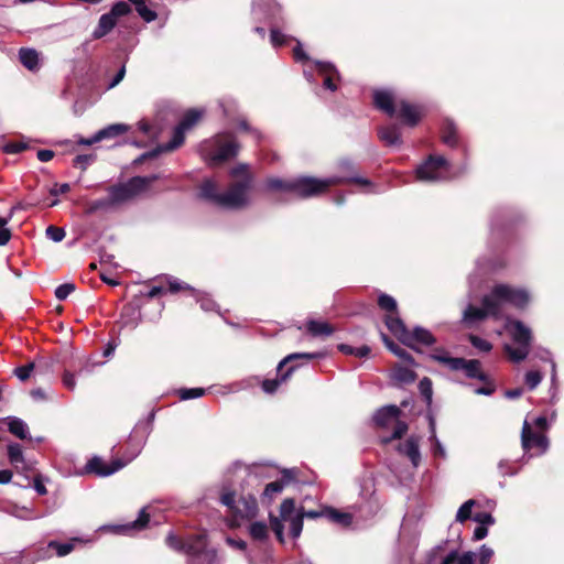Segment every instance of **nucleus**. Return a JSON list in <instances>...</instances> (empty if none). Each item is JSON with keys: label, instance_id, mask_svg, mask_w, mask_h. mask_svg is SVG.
<instances>
[{"label": "nucleus", "instance_id": "obj_1", "mask_svg": "<svg viewBox=\"0 0 564 564\" xmlns=\"http://www.w3.org/2000/svg\"><path fill=\"white\" fill-rule=\"evenodd\" d=\"M529 301L530 295L525 290L498 284L488 295L484 296L482 307L467 305L463 313V322L471 326L488 316L500 318L503 316L505 305L510 304L517 308H524Z\"/></svg>", "mask_w": 564, "mask_h": 564}, {"label": "nucleus", "instance_id": "obj_2", "mask_svg": "<svg viewBox=\"0 0 564 564\" xmlns=\"http://www.w3.org/2000/svg\"><path fill=\"white\" fill-rule=\"evenodd\" d=\"M230 175L235 181L225 193L218 198V207L224 209H241L246 207L249 199V191L252 186V175L246 164H239L231 169Z\"/></svg>", "mask_w": 564, "mask_h": 564}, {"label": "nucleus", "instance_id": "obj_3", "mask_svg": "<svg viewBox=\"0 0 564 564\" xmlns=\"http://www.w3.org/2000/svg\"><path fill=\"white\" fill-rule=\"evenodd\" d=\"M230 175L235 181L225 193L218 198V207L224 209H241L246 207L249 199V191L252 186V175L246 164H239L231 169Z\"/></svg>", "mask_w": 564, "mask_h": 564}, {"label": "nucleus", "instance_id": "obj_4", "mask_svg": "<svg viewBox=\"0 0 564 564\" xmlns=\"http://www.w3.org/2000/svg\"><path fill=\"white\" fill-rule=\"evenodd\" d=\"M355 183L365 187H368L367 193H371L370 189L372 184L369 180L365 177H336L329 176L325 178H317L312 176H301L292 180V194L296 195L301 198H308L313 196H317L324 193L330 186L341 184V183Z\"/></svg>", "mask_w": 564, "mask_h": 564}, {"label": "nucleus", "instance_id": "obj_5", "mask_svg": "<svg viewBox=\"0 0 564 564\" xmlns=\"http://www.w3.org/2000/svg\"><path fill=\"white\" fill-rule=\"evenodd\" d=\"M166 544L177 552H184L187 555V564H215L217 561L216 551L207 547L205 532L191 536L186 542L170 532Z\"/></svg>", "mask_w": 564, "mask_h": 564}, {"label": "nucleus", "instance_id": "obj_6", "mask_svg": "<svg viewBox=\"0 0 564 564\" xmlns=\"http://www.w3.org/2000/svg\"><path fill=\"white\" fill-rule=\"evenodd\" d=\"M239 144L229 134H219L200 144V153L209 164H216L237 155Z\"/></svg>", "mask_w": 564, "mask_h": 564}, {"label": "nucleus", "instance_id": "obj_7", "mask_svg": "<svg viewBox=\"0 0 564 564\" xmlns=\"http://www.w3.org/2000/svg\"><path fill=\"white\" fill-rule=\"evenodd\" d=\"M430 357L452 371H463L469 379L487 380V375L481 370V362L477 359L451 357L444 348H435Z\"/></svg>", "mask_w": 564, "mask_h": 564}, {"label": "nucleus", "instance_id": "obj_8", "mask_svg": "<svg viewBox=\"0 0 564 564\" xmlns=\"http://www.w3.org/2000/svg\"><path fill=\"white\" fill-rule=\"evenodd\" d=\"M159 178V174L131 177L124 183L110 186L108 188V196L113 206L122 204L144 192L150 184Z\"/></svg>", "mask_w": 564, "mask_h": 564}, {"label": "nucleus", "instance_id": "obj_9", "mask_svg": "<svg viewBox=\"0 0 564 564\" xmlns=\"http://www.w3.org/2000/svg\"><path fill=\"white\" fill-rule=\"evenodd\" d=\"M507 329L509 330L511 338L517 347H513L512 345H506L505 351L513 362H520L524 360L529 355L531 330L522 322L510 319L507 322Z\"/></svg>", "mask_w": 564, "mask_h": 564}, {"label": "nucleus", "instance_id": "obj_10", "mask_svg": "<svg viewBox=\"0 0 564 564\" xmlns=\"http://www.w3.org/2000/svg\"><path fill=\"white\" fill-rule=\"evenodd\" d=\"M220 502L240 520H251L258 514V502L253 492H243L236 499L235 492L225 491L220 496Z\"/></svg>", "mask_w": 564, "mask_h": 564}, {"label": "nucleus", "instance_id": "obj_11", "mask_svg": "<svg viewBox=\"0 0 564 564\" xmlns=\"http://www.w3.org/2000/svg\"><path fill=\"white\" fill-rule=\"evenodd\" d=\"M401 409L394 404L384 405L378 409L373 414V422L380 427H386L390 423L395 422L393 433L389 437L382 438V443L387 444L392 440L401 438L408 431V424L400 421Z\"/></svg>", "mask_w": 564, "mask_h": 564}, {"label": "nucleus", "instance_id": "obj_12", "mask_svg": "<svg viewBox=\"0 0 564 564\" xmlns=\"http://www.w3.org/2000/svg\"><path fill=\"white\" fill-rule=\"evenodd\" d=\"M321 357H323L322 352H294V354L286 356L279 362V365L276 367L278 377L275 379H267V380L262 381V390L269 394L274 393L278 390L279 386L281 383L285 382L291 377L293 371L295 370L296 366H290L285 370V372H282L283 368L286 365H289L290 362H292L296 359L311 360V359H316V358H321Z\"/></svg>", "mask_w": 564, "mask_h": 564}, {"label": "nucleus", "instance_id": "obj_13", "mask_svg": "<svg viewBox=\"0 0 564 564\" xmlns=\"http://www.w3.org/2000/svg\"><path fill=\"white\" fill-rule=\"evenodd\" d=\"M449 169L448 161L442 155H430L429 159L423 162L416 169V177L420 181H442L447 178Z\"/></svg>", "mask_w": 564, "mask_h": 564}, {"label": "nucleus", "instance_id": "obj_14", "mask_svg": "<svg viewBox=\"0 0 564 564\" xmlns=\"http://www.w3.org/2000/svg\"><path fill=\"white\" fill-rule=\"evenodd\" d=\"M521 444L529 457L543 455L549 448L547 437L542 433L533 432L527 420L522 426Z\"/></svg>", "mask_w": 564, "mask_h": 564}, {"label": "nucleus", "instance_id": "obj_15", "mask_svg": "<svg viewBox=\"0 0 564 564\" xmlns=\"http://www.w3.org/2000/svg\"><path fill=\"white\" fill-rule=\"evenodd\" d=\"M185 132L186 131L177 124L173 130L172 139L170 142L159 145L158 149L153 151L141 154L138 159L134 160V164H140L147 159L155 158L161 152H169L180 148L184 143Z\"/></svg>", "mask_w": 564, "mask_h": 564}, {"label": "nucleus", "instance_id": "obj_16", "mask_svg": "<svg viewBox=\"0 0 564 564\" xmlns=\"http://www.w3.org/2000/svg\"><path fill=\"white\" fill-rule=\"evenodd\" d=\"M124 464L121 460H113L111 464H107L100 457H93L86 465V470L93 473L99 477H108L119 471Z\"/></svg>", "mask_w": 564, "mask_h": 564}, {"label": "nucleus", "instance_id": "obj_17", "mask_svg": "<svg viewBox=\"0 0 564 564\" xmlns=\"http://www.w3.org/2000/svg\"><path fill=\"white\" fill-rule=\"evenodd\" d=\"M398 452L408 457L414 468H417L420 466L422 455L420 451L419 436H409L403 443L399 444Z\"/></svg>", "mask_w": 564, "mask_h": 564}, {"label": "nucleus", "instance_id": "obj_18", "mask_svg": "<svg viewBox=\"0 0 564 564\" xmlns=\"http://www.w3.org/2000/svg\"><path fill=\"white\" fill-rule=\"evenodd\" d=\"M293 479L292 470H285L282 479L268 484L262 492L261 500L270 505L273 499L283 491L284 487Z\"/></svg>", "mask_w": 564, "mask_h": 564}, {"label": "nucleus", "instance_id": "obj_19", "mask_svg": "<svg viewBox=\"0 0 564 564\" xmlns=\"http://www.w3.org/2000/svg\"><path fill=\"white\" fill-rule=\"evenodd\" d=\"M416 343L424 346H432L436 343V338L429 329L416 326L412 332H409L408 335H405L404 345L415 349L414 345Z\"/></svg>", "mask_w": 564, "mask_h": 564}, {"label": "nucleus", "instance_id": "obj_20", "mask_svg": "<svg viewBox=\"0 0 564 564\" xmlns=\"http://www.w3.org/2000/svg\"><path fill=\"white\" fill-rule=\"evenodd\" d=\"M315 66L318 73L324 77V87L330 91H335L337 89L335 79L339 78V74L336 67L330 63L319 61L315 62Z\"/></svg>", "mask_w": 564, "mask_h": 564}, {"label": "nucleus", "instance_id": "obj_21", "mask_svg": "<svg viewBox=\"0 0 564 564\" xmlns=\"http://www.w3.org/2000/svg\"><path fill=\"white\" fill-rule=\"evenodd\" d=\"M149 522V514L147 513V509L143 508L139 512V517L129 523L112 525L110 527L111 531L117 534H129L132 530H142L147 527Z\"/></svg>", "mask_w": 564, "mask_h": 564}, {"label": "nucleus", "instance_id": "obj_22", "mask_svg": "<svg viewBox=\"0 0 564 564\" xmlns=\"http://www.w3.org/2000/svg\"><path fill=\"white\" fill-rule=\"evenodd\" d=\"M399 116L405 124L414 127L421 119L422 110L419 106L411 105L406 101H401L399 107Z\"/></svg>", "mask_w": 564, "mask_h": 564}, {"label": "nucleus", "instance_id": "obj_23", "mask_svg": "<svg viewBox=\"0 0 564 564\" xmlns=\"http://www.w3.org/2000/svg\"><path fill=\"white\" fill-rule=\"evenodd\" d=\"M19 61L30 72H37L41 68L40 54L35 48H20Z\"/></svg>", "mask_w": 564, "mask_h": 564}, {"label": "nucleus", "instance_id": "obj_24", "mask_svg": "<svg viewBox=\"0 0 564 564\" xmlns=\"http://www.w3.org/2000/svg\"><path fill=\"white\" fill-rule=\"evenodd\" d=\"M373 101L378 109L384 111L388 116L392 117L395 113L393 105V96L389 90H376L373 94Z\"/></svg>", "mask_w": 564, "mask_h": 564}, {"label": "nucleus", "instance_id": "obj_25", "mask_svg": "<svg viewBox=\"0 0 564 564\" xmlns=\"http://www.w3.org/2000/svg\"><path fill=\"white\" fill-rule=\"evenodd\" d=\"M444 550L443 545H436L426 555L427 564H454L458 560V552L456 550L451 551L445 556H440V553Z\"/></svg>", "mask_w": 564, "mask_h": 564}, {"label": "nucleus", "instance_id": "obj_26", "mask_svg": "<svg viewBox=\"0 0 564 564\" xmlns=\"http://www.w3.org/2000/svg\"><path fill=\"white\" fill-rule=\"evenodd\" d=\"M141 321V313L138 306L128 304L121 311L122 327L134 329Z\"/></svg>", "mask_w": 564, "mask_h": 564}, {"label": "nucleus", "instance_id": "obj_27", "mask_svg": "<svg viewBox=\"0 0 564 564\" xmlns=\"http://www.w3.org/2000/svg\"><path fill=\"white\" fill-rule=\"evenodd\" d=\"M6 421L8 424V430L11 434L20 440L30 438L29 426L22 419L17 416H8Z\"/></svg>", "mask_w": 564, "mask_h": 564}, {"label": "nucleus", "instance_id": "obj_28", "mask_svg": "<svg viewBox=\"0 0 564 564\" xmlns=\"http://www.w3.org/2000/svg\"><path fill=\"white\" fill-rule=\"evenodd\" d=\"M378 135L382 142L387 145H400L401 144V132L398 126L390 124L379 130Z\"/></svg>", "mask_w": 564, "mask_h": 564}, {"label": "nucleus", "instance_id": "obj_29", "mask_svg": "<svg viewBox=\"0 0 564 564\" xmlns=\"http://www.w3.org/2000/svg\"><path fill=\"white\" fill-rule=\"evenodd\" d=\"M386 325L388 329L397 336L402 344L405 341V335H408L409 330L406 329L403 321L399 316L388 315L386 317Z\"/></svg>", "mask_w": 564, "mask_h": 564}, {"label": "nucleus", "instance_id": "obj_30", "mask_svg": "<svg viewBox=\"0 0 564 564\" xmlns=\"http://www.w3.org/2000/svg\"><path fill=\"white\" fill-rule=\"evenodd\" d=\"M306 328L313 337H328L334 333L330 324L315 319L307 321Z\"/></svg>", "mask_w": 564, "mask_h": 564}, {"label": "nucleus", "instance_id": "obj_31", "mask_svg": "<svg viewBox=\"0 0 564 564\" xmlns=\"http://www.w3.org/2000/svg\"><path fill=\"white\" fill-rule=\"evenodd\" d=\"M128 130H129V126H127L124 123L109 124L96 132V139L99 141H102L106 139H112V138H116L118 135L126 133Z\"/></svg>", "mask_w": 564, "mask_h": 564}, {"label": "nucleus", "instance_id": "obj_32", "mask_svg": "<svg viewBox=\"0 0 564 564\" xmlns=\"http://www.w3.org/2000/svg\"><path fill=\"white\" fill-rule=\"evenodd\" d=\"M117 24V21L109 13H105L99 18L98 25L93 32L94 39H101L108 34Z\"/></svg>", "mask_w": 564, "mask_h": 564}, {"label": "nucleus", "instance_id": "obj_33", "mask_svg": "<svg viewBox=\"0 0 564 564\" xmlns=\"http://www.w3.org/2000/svg\"><path fill=\"white\" fill-rule=\"evenodd\" d=\"M325 518L341 527H349L352 522V517L350 513L339 511L332 507H325Z\"/></svg>", "mask_w": 564, "mask_h": 564}, {"label": "nucleus", "instance_id": "obj_34", "mask_svg": "<svg viewBox=\"0 0 564 564\" xmlns=\"http://www.w3.org/2000/svg\"><path fill=\"white\" fill-rule=\"evenodd\" d=\"M200 196L213 203L214 205L218 206V198L220 197L221 193L217 192V185L212 180H205L199 187Z\"/></svg>", "mask_w": 564, "mask_h": 564}, {"label": "nucleus", "instance_id": "obj_35", "mask_svg": "<svg viewBox=\"0 0 564 564\" xmlns=\"http://www.w3.org/2000/svg\"><path fill=\"white\" fill-rule=\"evenodd\" d=\"M249 535L258 542H265L269 538V527L263 521H253L248 528Z\"/></svg>", "mask_w": 564, "mask_h": 564}, {"label": "nucleus", "instance_id": "obj_36", "mask_svg": "<svg viewBox=\"0 0 564 564\" xmlns=\"http://www.w3.org/2000/svg\"><path fill=\"white\" fill-rule=\"evenodd\" d=\"M442 140L448 147H456L458 143L457 128L451 120H446L442 128Z\"/></svg>", "mask_w": 564, "mask_h": 564}, {"label": "nucleus", "instance_id": "obj_37", "mask_svg": "<svg viewBox=\"0 0 564 564\" xmlns=\"http://www.w3.org/2000/svg\"><path fill=\"white\" fill-rule=\"evenodd\" d=\"M382 339H383L387 348L391 352H393L395 356H398L400 359L404 360L405 362H408L410 365H414L413 357L405 349H403L398 344H395L394 341L389 339L388 336L384 334H382Z\"/></svg>", "mask_w": 564, "mask_h": 564}, {"label": "nucleus", "instance_id": "obj_38", "mask_svg": "<svg viewBox=\"0 0 564 564\" xmlns=\"http://www.w3.org/2000/svg\"><path fill=\"white\" fill-rule=\"evenodd\" d=\"M132 2L135 7V10L138 14L148 23L153 22L158 14L154 10L148 8L147 1L148 0H129Z\"/></svg>", "mask_w": 564, "mask_h": 564}, {"label": "nucleus", "instance_id": "obj_39", "mask_svg": "<svg viewBox=\"0 0 564 564\" xmlns=\"http://www.w3.org/2000/svg\"><path fill=\"white\" fill-rule=\"evenodd\" d=\"M132 2L135 7V10L138 14L148 23L153 22L158 14L154 10L148 8L147 1L148 0H129Z\"/></svg>", "mask_w": 564, "mask_h": 564}, {"label": "nucleus", "instance_id": "obj_40", "mask_svg": "<svg viewBox=\"0 0 564 564\" xmlns=\"http://www.w3.org/2000/svg\"><path fill=\"white\" fill-rule=\"evenodd\" d=\"M8 458L14 466L24 464L22 446L18 443H10L7 447Z\"/></svg>", "mask_w": 564, "mask_h": 564}, {"label": "nucleus", "instance_id": "obj_41", "mask_svg": "<svg viewBox=\"0 0 564 564\" xmlns=\"http://www.w3.org/2000/svg\"><path fill=\"white\" fill-rule=\"evenodd\" d=\"M265 187L269 191H283V192H292V180L284 181L279 177H270L267 180Z\"/></svg>", "mask_w": 564, "mask_h": 564}, {"label": "nucleus", "instance_id": "obj_42", "mask_svg": "<svg viewBox=\"0 0 564 564\" xmlns=\"http://www.w3.org/2000/svg\"><path fill=\"white\" fill-rule=\"evenodd\" d=\"M295 514H301V512L295 511V501L292 498H286L282 501L280 506V517L283 521L292 519Z\"/></svg>", "mask_w": 564, "mask_h": 564}, {"label": "nucleus", "instance_id": "obj_43", "mask_svg": "<svg viewBox=\"0 0 564 564\" xmlns=\"http://www.w3.org/2000/svg\"><path fill=\"white\" fill-rule=\"evenodd\" d=\"M200 117H202L200 111H198L196 109H191L184 115V117L182 118L178 126L182 127L185 131H187L198 122Z\"/></svg>", "mask_w": 564, "mask_h": 564}, {"label": "nucleus", "instance_id": "obj_44", "mask_svg": "<svg viewBox=\"0 0 564 564\" xmlns=\"http://www.w3.org/2000/svg\"><path fill=\"white\" fill-rule=\"evenodd\" d=\"M394 379L402 383H412L416 379V375L406 367H398L394 370Z\"/></svg>", "mask_w": 564, "mask_h": 564}, {"label": "nucleus", "instance_id": "obj_45", "mask_svg": "<svg viewBox=\"0 0 564 564\" xmlns=\"http://www.w3.org/2000/svg\"><path fill=\"white\" fill-rule=\"evenodd\" d=\"M378 305L386 312L397 313V301L388 294H380L378 299Z\"/></svg>", "mask_w": 564, "mask_h": 564}, {"label": "nucleus", "instance_id": "obj_46", "mask_svg": "<svg viewBox=\"0 0 564 564\" xmlns=\"http://www.w3.org/2000/svg\"><path fill=\"white\" fill-rule=\"evenodd\" d=\"M474 505H475V500H473V499L465 501L459 507V509L456 513V520L462 523L465 522L466 520H468L471 517V509H473Z\"/></svg>", "mask_w": 564, "mask_h": 564}, {"label": "nucleus", "instance_id": "obj_47", "mask_svg": "<svg viewBox=\"0 0 564 564\" xmlns=\"http://www.w3.org/2000/svg\"><path fill=\"white\" fill-rule=\"evenodd\" d=\"M288 521L290 522V534L293 539H297L303 530V514H295Z\"/></svg>", "mask_w": 564, "mask_h": 564}, {"label": "nucleus", "instance_id": "obj_48", "mask_svg": "<svg viewBox=\"0 0 564 564\" xmlns=\"http://www.w3.org/2000/svg\"><path fill=\"white\" fill-rule=\"evenodd\" d=\"M48 547L55 550L58 556H65L74 550L73 542L59 543L57 541H51Z\"/></svg>", "mask_w": 564, "mask_h": 564}, {"label": "nucleus", "instance_id": "obj_49", "mask_svg": "<svg viewBox=\"0 0 564 564\" xmlns=\"http://www.w3.org/2000/svg\"><path fill=\"white\" fill-rule=\"evenodd\" d=\"M205 394V389L203 388H183L178 390V395L181 400H192L200 398Z\"/></svg>", "mask_w": 564, "mask_h": 564}, {"label": "nucleus", "instance_id": "obj_50", "mask_svg": "<svg viewBox=\"0 0 564 564\" xmlns=\"http://www.w3.org/2000/svg\"><path fill=\"white\" fill-rule=\"evenodd\" d=\"M282 521L283 520L281 519V517L278 518V517L273 516L272 513H270V523H271L272 531L275 533L276 539L281 543L284 542V525H283Z\"/></svg>", "mask_w": 564, "mask_h": 564}, {"label": "nucleus", "instance_id": "obj_51", "mask_svg": "<svg viewBox=\"0 0 564 564\" xmlns=\"http://www.w3.org/2000/svg\"><path fill=\"white\" fill-rule=\"evenodd\" d=\"M338 169H339L340 174L335 175L336 177H351V176L360 177L359 175L354 173L355 167L350 160H347V159L341 160L338 163Z\"/></svg>", "mask_w": 564, "mask_h": 564}, {"label": "nucleus", "instance_id": "obj_52", "mask_svg": "<svg viewBox=\"0 0 564 564\" xmlns=\"http://www.w3.org/2000/svg\"><path fill=\"white\" fill-rule=\"evenodd\" d=\"M468 339L473 347L478 349L479 351L489 352L492 349V345L488 340L477 335H469Z\"/></svg>", "mask_w": 564, "mask_h": 564}, {"label": "nucleus", "instance_id": "obj_53", "mask_svg": "<svg viewBox=\"0 0 564 564\" xmlns=\"http://www.w3.org/2000/svg\"><path fill=\"white\" fill-rule=\"evenodd\" d=\"M419 390L426 403L431 404L433 395L432 381L424 377L419 383Z\"/></svg>", "mask_w": 564, "mask_h": 564}, {"label": "nucleus", "instance_id": "obj_54", "mask_svg": "<svg viewBox=\"0 0 564 564\" xmlns=\"http://www.w3.org/2000/svg\"><path fill=\"white\" fill-rule=\"evenodd\" d=\"M34 370V362H29L26 365H23V366H20V367H17L14 370H13V373L14 376L20 380V381H26L32 372Z\"/></svg>", "mask_w": 564, "mask_h": 564}, {"label": "nucleus", "instance_id": "obj_55", "mask_svg": "<svg viewBox=\"0 0 564 564\" xmlns=\"http://www.w3.org/2000/svg\"><path fill=\"white\" fill-rule=\"evenodd\" d=\"M131 12L130 6L124 1L115 3L109 12L110 15L117 21L119 17L127 15Z\"/></svg>", "mask_w": 564, "mask_h": 564}, {"label": "nucleus", "instance_id": "obj_56", "mask_svg": "<svg viewBox=\"0 0 564 564\" xmlns=\"http://www.w3.org/2000/svg\"><path fill=\"white\" fill-rule=\"evenodd\" d=\"M542 373L540 371L531 370L525 373V384L530 390H534L542 381Z\"/></svg>", "mask_w": 564, "mask_h": 564}, {"label": "nucleus", "instance_id": "obj_57", "mask_svg": "<svg viewBox=\"0 0 564 564\" xmlns=\"http://www.w3.org/2000/svg\"><path fill=\"white\" fill-rule=\"evenodd\" d=\"M113 206L109 196L107 198H100V199H96V200H93L89 205H88V209L87 212L89 214H93V213H96L98 210H101V209H107L109 207Z\"/></svg>", "mask_w": 564, "mask_h": 564}, {"label": "nucleus", "instance_id": "obj_58", "mask_svg": "<svg viewBox=\"0 0 564 564\" xmlns=\"http://www.w3.org/2000/svg\"><path fill=\"white\" fill-rule=\"evenodd\" d=\"M74 291H75V284L74 283H64V284L58 285L55 289V296H56L57 300L64 301Z\"/></svg>", "mask_w": 564, "mask_h": 564}, {"label": "nucleus", "instance_id": "obj_59", "mask_svg": "<svg viewBox=\"0 0 564 564\" xmlns=\"http://www.w3.org/2000/svg\"><path fill=\"white\" fill-rule=\"evenodd\" d=\"M289 40H291L290 36L283 34L276 29H271L270 41L274 47L286 44Z\"/></svg>", "mask_w": 564, "mask_h": 564}, {"label": "nucleus", "instance_id": "obj_60", "mask_svg": "<svg viewBox=\"0 0 564 564\" xmlns=\"http://www.w3.org/2000/svg\"><path fill=\"white\" fill-rule=\"evenodd\" d=\"M9 218L0 217V246H6L11 239V231L7 227Z\"/></svg>", "mask_w": 564, "mask_h": 564}, {"label": "nucleus", "instance_id": "obj_61", "mask_svg": "<svg viewBox=\"0 0 564 564\" xmlns=\"http://www.w3.org/2000/svg\"><path fill=\"white\" fill-rule=\"evenodd\" d=\"M196 299H197V302L199 303L200 305V308L205 312H210V311H214L216 308V303L213 299L208 297L207 295H204V294H200V293H196L195 294Z\"/></svg>", "mask_w": 564, "mask_h": 564}, {"label": "nucleus", "instance_id": "obj_62", "mask_svg": "<svg viewBox=\"0 0 564 564\" xmlns=\"http://www.w3.org/2000/svg\"><path fill=\"white\" fill-rule=\"evenodd\" d=\"M485 384L476 388L474 392L480 395H491L496 391L495 382L487 376V380H481Z\"/></svg>", "mask_w": 564, "mask_h": 564}, {"label": "nucleus", "instance_id": "obj_63", "mask_svg": "<svg viewBox=\"0 0 564 564\" xmlns=\"http://www.w3.org/2000/svg\"><path fill=\"white\" fill-rule=\"evenodd\" d=\"M46 237L54 242H59L65 237V230L59 227L48 226L46 228Z\"/></svg>", "mask_w": 564, "mask_h": 564}, {"label": "nucleus", "instance_id": "obj_64", "mask_svg": "<svg viewBox=\"0 0 564 564\" xmlns=\"http://www.w3.org/2000/svg\"><path fill=\"white\" fill-rule=\"evenodd\" d=\"M492 555L494 550L486 544L481 545L478 554H476V556L479 558V564H488Z\"/></svg>", "mask_w": 564, "mask_h": 564}]
</instances>
